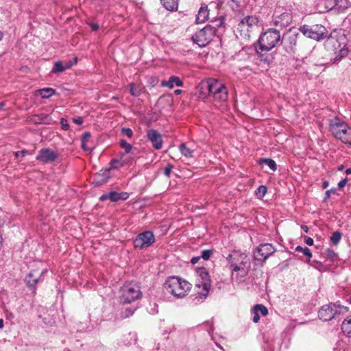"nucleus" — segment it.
<instances>
[{"mask_svg":"<svg viewBox=\"0 0 351 351\" xmlns=\"http://www.w3.org/2000/svg\"><path fill=\"white\" fill-rule=\"evenodd\" d=\"M197 89L201 99L209 98L217 101H224L228 98L226 86L215 79L202 82Z\"/></svg>","mask_w":351,"mask_h":351,"instance_id":"obj_1","label":"nucleus"},{"mask_svg":"<svg viewBox=\"0 0 351 351\" xmlns=\"http://www.w3.org/2000/svg\"><path fill=\"white\" fill-rule=\"evenodd\" d=\"M324 43L325 49L337 55L339 59L346 56L348 53L346 38L341 29H334L326 36Z\"/></svg>","mask_w":351,"mask_h":351,"instance_id":"obj_2","label":"nucleus"},{"mask_svg":"<svg viewBox=\"0 0 351 351\" xmlns=\"http://www.w3.org/2000/svg\"><path fill=\"white\" fill-rule=\"evenodd\" d=\"M329 129L332 134L345 144L351 145V128L338 117L330 120Z\"/></svg>","mask_w":351,"mask_h":351,"instance_id":"obj_3","label":"nucleus"},{"mask_svg":"<svg viewBox=\"0 0 351 351\" xmlns=\"http://www.w3.org/2000/svg\"><path fill=\"white\" fill-rule=\"evenodd\" d=\"M164 287L168 293L178 298H182L190 290L191 284L178 276H171L166 280Z\"/></svg>","mask_w":351,"mask_h":351,"instance_id":"obj_4","label":"nucleus"},{"mask_svg":"<svg viewBox=\"0 0 351 351\" xmlns=\"http://www.w3.org/2000/svg\"><path fill=\"white\" fill-rule=\"evenodd\" d=\"M281 43V35L278 30L270 28L261 34L258 38L259 49L269 51Z\"/></svg>","mask_w":351,"mask_h":351,"instance_id":"obj_5","label":"nucleus"},{"mask_svg":"<svg viewBox=\"0 0 351 351\" xmlns=\"http://www.w3.org/2000/svg\"><path fill=\"white\" fill-rule=\"evenodd\" d=\"M348 311V308L337 302H330L323 305L318 311L319 318L324 322H328L341 314Z\"/></svg>","mask_w":351,"mask_h":351,"instance_id":"obj_6","label":"nucleus"},{"mask_svg":"<svg viewBox=\"0 0 351 351\" xmlns=\"http://www.w3.org/2000/svg\"><path fill=\"white\" fill-rule=\"evenodd\" d=\"M195 272L197 276L196 287L202 288L200 291H198V295L201 298H206L211 287L210 274L204 267H197Z\"/></svg>","mask_w":351,"mask_h":351,"instance_id":"obj_7","label":"nucleus"},{"mask_svg":"<svg viewBox=\"0 0 351 351\" xmlns=\"http://www.w3.org/2000/svg\"><path fill=\"white\" fill-rule=\"evenodd\" d=\"M120 302L130 304L142 297L140 287L136 283H128L121 288Z\"/></svg>","mask_w":351,"mask_h":351,"instance_id":"obj_8","label":"nucleus"},{"mask_svg":"<svg viewBox=\"0 0 351 351\" xmlns=\"http://www.w3.org/2000/svg\"><path fill=\"white\" fill-rule=\"evenodd\" d=\"M299 31L304 36L316 41L325 39L328 34L326 28L324 25L318 24L312 26L304 25L300 27Z\"/></svg>","mask_w":351,"mask_h":351,"instance_id":"obj_9","label":"nucleus"},{"mask_svg":"<svg viewBox=\"0 0 351 351\" xmlns=\"http://www.w3.org/2000/svg\"><path fill=\"white\" fill-rule=\"evenodd\" d=\"M242 258L243 257V254H239V253L236 251H234L232 254H230L226 258L228 263L230 264V266L232 269V272H241V276L244 277L247 275L248 272L247 267L245 266L246 262H244L241 260L239 263V258L237 257ZM245 258V256H244Z\"/></svg>","mask_w":351,"mask_h":351,"instance_id":"obj_10","label":"nucleus"},{"mask_svg":"<svg viewBox=\"0 0 351 351\" xmlns=\"http://www.w3.org/2000/svg\"><path fill=\"white\" fill-rule=\"evenodd\" d=\"M216 36L213 30L205 26L204 28L197 32L193 36V41L200 47H206L213 40V37Z\"/></svg>","mask_w":351,"mask_h":351,"instance_id":"obj_11","label":"nucleus"},{"mask_svg":"<svg viewBox=\"0 0 351 351\" xmlns=\"http://www.w3.org/2000/svg\"><path fill=\"white\" fill-rule=\"evenodd\" d=\"M299 36L300 34L297 29H289L281 37V45L287 52L291 53L295 51Z\"/></svg>","mask_w":351,"mask_h":351,"instance_id":"obj_12","label":"nucleus"},{"mask_svg":"<svg viewBox=\"0 0 351 351\" xmlns=\"http://www.w3.org/2000/svg\"><path fill=\"white\" fill-rule=\"evenodd\" d=\"M276 251L271 243H261L254 250V258L256 261L263 263L271 255Z\"/></svg>","mask_w":351,"mask_h":351,"instance_id":"obj_13","label":"nucleus"},{"mask_svg":"<svg viewBox=\"0 0 351 351\" xmlns=\"http://www.w3.org/2000/svg\"><path fill=\"white\" fill-rule=\"evenodd\" d=\"M154 242L155 237L153 232L147 230L136 236L134 241V246L136 249L143 250L150 247Z\"/></svg>","mask_w":351,"mask_h":351,"instance_id":"obj_14","label":"nucleus"},{"mask_svg":"<svg viewBox=\"0 0 351 351\" xmlns=\"http://www.w3.org/2000/svg\"><path fill=\"white\" fill-rule=\"evenodd\" d=\"M45 271L43 270L40 271L39 270H33L31 271L25 277V282L27 285V287L32 290L34 293L36 291V285L43 280L41 278L43 274H44Z\"/></svg>","mask_w":351,"mask_h":351,"instance_id":"obj_15","label":"nucleus"},{"mask_svg":"<svg viewBox=\"0 0 351 351\" xmlns=\"http://www.w3.org/2000/svg\"><path fill=\"white\" fill-rule=\"evenodd\" d=\"M58 157V154L49 148H43L39 151L36 156V160L43 162H51L55 161Z\"/></svg>","mask_w":351,"mask_h":351,"instance_id":"obj_16","label":"nucleus"},{"mask_svg":"<svg viewBox=\"0 0 351 351\" xmlns=\"http://www.w3.org/2000/svg\"><path fill=\"white\" fill-rule=\"evenodd\" d=\"M147 138L151 142L154 149H162L163 143L162 136L157 130L154 129L148 130L147 132Z\"/></svg>","mask_w":351,"mask_h":351,"instance_id":"obj_17","label":"nucleus"},{"mask_svg":"<svg viewBox=\"0 0 351 351\" xmlns=\"http://www.w3.org/2000/svg\"><path fill=\"white\" fill-rule=\"evenodd\" d=\"M225 17L221 16L215 20L211 21L210 24L207 25L208 27H210L216 36H219L225 29Z\"/></svg>","mask_w":351,"mask_h":351,"instance_id":"obj_18","label":"nucleus"},{"mask_svg":"<svg viewBox=\"0 0 351 351\" xmlns=\"http://www.w3.org/2000/svg\"><path fill=\"white\" fill-rule=\"evenodd\" d=\"M258 23V19L255 15L247 16L244 17L239 23V27L243 29L245 28L248 30V28L257 25Z\"/></svg>","mask_w":351,"mask_h":351,"instance_id":"obj_19","label":"nucleus"},{"mask_svg":"<svg viewBox=\"0 0 351 351\" xmlns=\"http://www.w3.org/2000/svg\"><path fill=\"white\" fill-rule=\"evenodd\" d=\"M174 85L177 86H182L183 82L179 77L172 75L171 76L168 80H163L161 82L162 86H166L169 88L171 89L173 88Z\"/></svg>","mask_w":351,"mask_h":351,"instance_id":"obj_20","label":"nucleus"},{"mask_svg":"<svg viewBox=\"0 0 351 351\" xmlns=\"http://www.w3.org/2000/svg\"><path fill=\"white\" fill-rule=\"evenodd\" d=\"M256 51L257 56H258L261 61H262L263 62H264L267 64H269L270 63H271L273 62V60H274L273 56L270 53H267V51H261L259 49V48L258 49L256 48Z\"/></svg>","mask_w":351,"mask_h":351,"instance_id":"obj_21","label":"nucleus"},{"mask_svg":"<svg viewBox=\"0 0 351 351\" xmlns=\"http://www.w3.org/2000/svg\"><path fill=\"white\" fill-rule=\"evenodd\" d=\"M208 17V10L207 7H201L196 16V23H204Z\"/></svg>","mask_w":351,"mask_h":351,"instance_id":"obj_22","label":"nucleus"},{"mask_svg":"<svg viewBox=\"0 0 351 351\" xmlns=\"http://www.w3.org/2000/svg\"><path fill=\"white\" fill-rule=\"evenodd\" d=\"M341 330L345 335L351 337V316L344 319L341 324Z\"/></svg>","mask_w":351,"mask_h":351,"instance_id":"obj_23","label":"nucleus"},{"mask_svg":"<svg viewBox=\"0 0 351 351\" xmlns=\"http://www.w3.org/2000/svg\"><path fill=\"white\" fill-rule=\"evenodd\" d=\"M110 177V170L106 169L102 173H99L95 177V182L97 185H101L106 183Z\"/></svg>","mask_w":351,"mask_h":351,"instance_id":"obj_24","label":"nucleus"},{"mask_svg":"<svg viewBox=\"0 0 351 351\" xmlns=\"http://www.w3.org/2000/svg\"><path fill=\"white\" fill-rule=\"evenodd\" d=\"M160 1L167 10L173 11L178 8V0H160Z\"/></svg>","mask_w":351,"mask_h":351,"instance_id":"obj_25","label":"nucleus"},{"mask_svg":"<svg viewBox=\"0 0 351 351\" xmlns=\"http://www.w3.org/2000/svg\"><path fill=\"white\" fill-rule=\"evenodd\" d=\"M100 197H128V193L111 190L109 193L101 195Z\"/></svg>","mask_w":351,"mask_h":351,"instance_id":"obj_26","label":"nucleus"},{"mask_svg":"<svg viewBox=\"0 0 351 351\" xmlns=\"http://www.w3.org/2000/svg\"><path fill=\"white\" fill-rule=\"evenodd\" d=\"M259 165L263 167V165H267L269 167V169L272 171H276L277 169V165L276 162L271 158H261L259 160Z\"/></svg>","mask_w":351,"mask_h":351,"instance_id":"obj_27","label":"nucleus"},{"mask_svg":"<svg viewBox=\"0 0 351 351\" xmlns=\"http://www.w3.org/2000/svg\"><path fill=\"white\" fill-rule=\"evenodd\" d=\"M36 123H45V124H49L51 121V118L49 114H40L35 116Z\"/></svg>","mask_w":351,"mask_h":351,"instance_id":"obj_28","label":"nucleus"},{"mask_svg":"<svg viewBox=\"0 0 351 351\" xmlns=\"http://www.w3.org/2000/svg\"><path fill=\"white\" fill-rule=\"evenodd\" d=\"M38 91L42 98H49L55 94V90L51 88H42Z\"/></svg>","mask_w":351,"mask_h":351,"instance_id":"obj_29","label":"nucleus"},{"mask_svg":"<svg viewBox=\"0 0 351 351\" xmlns=\"http://www.w3.org/2000/svg\"><path fill=\"white\" fill-rule=\"evenodd\" d=\"M180 151L183 156L187 158L193 157V150L187 147L184 143L180 145Z\"/></svg>","mask_w":351,"mask_h":351,"instance_id":"obj_30","label":"nucleus"},{"mask_svg":"<svg viewBox=\"0 0 351 351\" xmlns=\"http://www.w3.org/2000/svg\"><path fill=\"white\" fill-rule=\"evenodd\" d=\"M130 93L134 97H138L141 93V89L139 86L136 85L134 83L129 84Z\"/></svg>","mask_w":351,"mask_h":351,"instance_id":"obj_31","label":"nucleus"},{"mask_svg":"<svg viewBox=\"0 0 351 351\" xmlns=\"http://www.w3.org/2000/svg\"><path fill=\"white\" fill-rule=\"evenodd\" d=\"M295 251H296V252H302L304 256H307V257H308V261H307V262H308V263H309L310 259H311V258L312 257V253H311V250H310L308 247H302V246L298 245V246H297V247H295Z\"/></svg>","mask_w":351,"mask_h":351,"instance_id":"obj_32","label":"nucleus"},{"mask_svg":"<svg viewBox=\"0 0 351 351\" xmlns=\"http://www.w3.org/2000/svg\"><path fill=\"white\" fill-rule=\"evenodd\" d=\"M119 145L120 147L124 149L125 150V152L123 154V156L129 154L132 149V145L128 143L125 139H121Z\"/></svg>","mask_w":351,"mask_h":351,"instance_id":"obj_33","label":"nucleus"},{"mask_svg":"<svg viewBox=\"0 0 351 351\" xmlns=\"http://www.w3.org/2000/svg\"><path fill=\"white\" fill-rule=\"evenodd\" d=\"M253 311L261 313L263 316H266L268 314L267 307L262 304H256L253 308Z\"/></svg>","mask_w":351,"mask_h":351,"instance_id":"obj_34","label":"nucleus"},{"mask_svg":"<svg viewBox=\"0 0 351 351\" xmlns=\"http://www.w3.org/2000/svg\"><path fill=\"white\" fill-rule=\"evenodd\" d=\"M135 310V308H132L131 307H128L124 310H122L120 315L122 319L128 318L129 317L132 316L134 314Z\"/></svg>","mask_w":351,"mask_h":351,"instance_id":"obj_35","label":"nucleus"},{"mask_svg":"<svg viewBox=\"0 0 351 351\" xmlns=\"http://www.w3.org/2000/svg\"><path fill=\"white\" fill-rule=\"evenodd\" d=\"M341 236H342V234L339 231H336V232H333L330 237L331 243L334 245H337L339 243V241L341 239Z\"/></svg>","mask_w":351,"mask_h":351,"instance_id":"obj_36","label":"nucleus"},{"mask_svg":"<svg viewBox=\"0 0 351 351\" xmlns=\"http://www.w3.org/2000/svg\"><path fill=\"white\" fill-rule=\"evenodd\" d=\"M65 71L63 62L57 61L54 64V68L52 70L53 73H60Z\"/></svg>","mask_w":351,"mask_h":351,"instance_id":"obj_37","label":"nucleus"},{"mask_svg":"<svg viewBox=\"0 0 351 351\" xmlns=\"http://www.w3.org/2000/svg\"><path fill=\"white\" fill-rule=\"evenodd\" d=\"M267 191V189L264 185L259 186L257 189L254 191V194L257 197H263L265 195Z\"/></svg>","mask_w":351,"mask_h":351,"instance_id":"obj_38","label":"nucleus"},{"mask_svg":"<svg viewBox=\"0 0 351 351\" xmlns=\"http://www.w3.org/2000/svg\"><path fill=\"white\" fill-rule=\"evenodd\" d=\"M335 7L340 10H344L348 8V0H335Z\"/></svg>","mask_w":351,"mask_h":351,"instance_id":"obj_39","label":"nucleus"},{"mask_svg":"<svg viewBox=\"0 0 351 351\" xmlns=\"http://www.w3.org/2000/svg\"><path fill=\"white\" fill-rule=\"evenodd\" d=\"M128 337L130 338V339L128 340V339L127 338L126 340H125V341H128L126 343L127 345H132L136 343L137 341V335L135 332H129L128 334Z\"/></svg>","mask_w":351,"mask_h":351,"instance_id":"obj_40","label":"nucleus"},{"mask_svg":"<svg viewBox=\"0 0 351 351\" xmlns=\"http://www.w3.org/2000/svg\"><path fill=\"white\" fill-rule=\"evenodd\" d=\"M214 250H204L202 251V255L200 256L204 260L207 261L210 258V256L213 254Z\"/></svg>","mask_w":351,"mask_h":351,"instance_id":"obj_41","label":"nucleus"},{"mask_svg":"<svg viewBox=\"0 0 351 351\" xmlns=\"http://www.w3.org/2000/svg\"><path fill=\"white\" fill-rule=\"evenodd\" d=\"M121 133L125 136H127L128 138H132L133 136V132L132 130L129 128H123L121 129Z\"/></svg>","mask_w":351,"mask_h":351,"instance_id":"obj_42","label":"nucleus"},{"mask_svg":"<svg viewBox=\"0 0 351 351\" xmlns=\"http://www.w3.org/2000/svg\"><path fill=\"white\" fill-rule=\"evenodd\" d=\"M77 58H75L73 61L69 60L63 63L65 70L71 68L74 64L77 63Z\"/></svg>","mask_w":351,"mask_h":351,"instance_id":"obj_43","label":"nucleus"},{"mask_svg":"<svg viewBox=\"0 0 351 351\" xmlns=\"http://www.w3.org/2000/svg\"><path fill=\"white\" fill-rule=\"evenodd\" d=\"M173 169V166L172 165L168 164L164 169V174L167 177L169 178Z\"/></svg>","mask_w":351,"mask_h":351,"instance_id":"obj_44","label":"nucleus"},{"mask_svg":"<svg viewBox=\"0 0 351 351\" xmlns=\"http://www.w3.org/2000/svg\"><path fill=\"white\" fill-rule=\"evenodd\" d=\"M325 253L326 256L331 259H333L335 257H336L337 254L336 253L331 249L327 248L325 251Z\"/></svg>","mask_w":351,"mask_h":351,"instance_id":"obj_45","label":"nucleus"},{"mask_svg":"<svg viewBox=\"0 0 351 351\" xmlns=\"http://www.w3.org/2000/svg\"><path fill=\"white\" fill-rule=\"evenodd\" d=\"M326 8L328 9H332L333 8H335V0H326Z\"/></svg>","mask_w":351,"mask_h":351,"instance_id":"obj_46","label":"nucleus"},{"mask_svg":"<svg viewBox=\"0 0 351 351\" xmlns=\"http://www.w3.org/2000/svg\"><path fill=\"white\" fill-rule=\"evenodd\" d=\"M61 124H62V128L64 130H67L69 128V125L66 123V121L64 119H61Z\"/></svg>","mask_w":351,"mask_h":351,"instance_id":"obj_47","label":"nucleus"},{"mask_svg":"<svg viewBox=\"0 0 351 351\" xmlns=\"http://www.w3.org/2000/svg\"><path fill=\"white\" fill-rule=\"evenodd\" d=\"M91 136V134L89 132H85L83 135H82V140L81 141H86V142H88L89 138H90Z\"/></svg>","mask_w":351,"mask_h":351,"instance_id":"obj_48","label":"nucleus"},{"mask_svg":"<svg viewBox=\"0 0 351 351\" xmlns=\"http://www.w3.org/2000/svg\"><path fill=\"white\" fill-rule=\"evenodd\" d=\"M304 242L306 245L311 246L313 245L314 241L311 237H304Z\"/></svg>","mask_w":351,"mask_h":351,"instance_id":"obj_49","label":"nucleus"},{"mask_svg":"<svg viewBox=\"0 0 351 351\" xmlns=\"http://www.w3.org/2000/svg\"><path fill=\"white\" fill-rule=\"evenodd\" d=\"M27 153V151L25 150V149H23V150H21V151H19V152H15V156L16 158H19L20 156L21 157H23L25 156V154Z\"/></svg>","mask_w":351,"mask_h":351,"instance_id":"obj_50","label":"nucleus"},{"mask_svg":"<svg viewBox=\"0 0 351 351\" xmlns=\"http://www.w3.org/2000/svg\"><path fill=\"white\" fill-rule=\"evenodd\" d=\"M253 313H254V316L252 317V321L254 323H257L260 320V316H259L258 313L257 311H253Z\"/></svg>","mask_w":351,"mask_h":351,"instance_id":"obj_51","label":"nucleus"},{"mask_svg":"<svg viewBox=\"0 0 351 351\" xmlns=\"http://www.w3.org/2000/svg\"><path fill=\"white\" fill-rule=\"evenodd\" d=\"M347 181H348V178H346L341 180V181H339V183H338V187L339 189H341V188L344 187L345 185L347 183Z\"/></svg>","mask_w":351,"mask_h":351,"instance_id":"obj_52","label":"nucleus"},{"mask_svg":"<svg viewBox=\"0 0 351 351\" xmlns=\"http://www.w3.org/2000/svg\"><path fill=\"white\" fill-rule=\"evenodd\" d=\"M72 120L78 125H81L83 123V119L82 117L73 118Z\"/></svg>","mask_w":351,"mask_h":351,"instance_id":"obj_53","label":"nucleus"},{"mask_svg":"<svg viewBox=\"0 0 351 351\" xmlns=\"http://www.w3.org/2000/svg\"><path fill=\"white\" fill-rule=\"evenodd\" d=\"M283 19L286 20V23H289V21L291 19V16L288 13H283L282 15Z\"/></svg>","mask_w":351,"mask_h":351,"instance_id":"obj_54","label":"nucleus"},{"mask_svg":"<svg viewBox=\"0 0 351 351\" xmlns=\"http://www.w3.org/2000/svg\"><path fill=\"white\" fill-rule=\"evenodd\" d=\"M200 258H201L200 256H194V257H193V258H191V263L192 264H193V265H194V264H196V263H198V261H199V259H200Z\"/></svg>","mask_w":351,"mask_h":351,"instance_id":"obj_55","label":"nucleus"},{"mask_svg":"<svg viewBox=\"0 0 351 351\" xmlns=\"http://www.w3.org/2000/svg\"><path fill=\"white\" fill-rule=\"evenodd\" d=\"M89 26L92 28L93 31H97L99 28V25L93 23H89Z\"/></svg>","mask_w":351,"mask_h":351,"instance_id":"obj_56","label":"nucleus"},{"mask_svg":"<svg viewBox=\"0 0 351 351\" xmlns=\"http://www.w3.org/2000/svg\"><path fill=\"white\" fill-rule=\"evenodd\" d=\"M82 141V148L84 149V150H88V147H87L86 145V141Z\"/></svg>","mask_w":351,"mask_h":351,"instance_id":"obj_57","label":"nucleus"},{"mask_svg":"<svg viewBox=\"0 0 351 351\" xmlns=\"http://www.w3.org/2000/svg\"><path fill=\"white\" fill-rule=\"evenodd\" d=\"M301 228L306 233L308 232V228L306 225H302Z\"/></svg>","mask_w":351,"mask_h":351,"instance_id":"obj_58","label":"nucleus"},{"mask_svg":"<svg viewBox=\"0 0 351 351\" xmlns=\"http://www.w3.org/2000/svg\"><path fill=\"white\" fill-rule=\"evenodd\" d=\"M328 182L325 181L323 182V188L324 189H326L328 187Z\"/></svg>","mask_w":351,"mask_h":351,"instance_id":"obj_59","label":"nucleus"},{"mask_svg":"<svg viewBox=\"0 0 351 351\" xmlns=\"http://www.w3.org/2000/svg\"><path fill=\"white\" fill-rule=\"evenodd\" d=\"M331 191H326L325 193L326 197H329Z\"/></svg>","mask_w":351,"mask_h":351,"instance_id":"obj_60","label":"nucleus"},{"mask_svg":"<svg viewBox=\"0 0 351 351\" xmlns=\"http://www.w3.org/2000/svg\"><path fill=\"white\" fill-rule=\"evenodd\" d=\"M346 174L349 175L351 174V168H348L346 170Z\"/></svg>","mask_w":351,"mask_h":351,"instance_id":"obj_61","label":"nucleus"},{"mask_svg":"<svg viewBox=\"0 0 351 351\" xmlns=\"http://www.w3.org/2000/svg\"><path fill=\"white\" fill-rule=\"evenodd\" d=\"M330 191H331L330 193H332V194H334V195H338V194L337 193V190H336L335 189H330Z\"/></svg>","mask_w":351,"mask_h":351,"instance_id":"obj_62","label":"nucleus"},{"mask_svg":"<svg viewBox=\"0 0 351 351\" xmlns=\"http://www.w3.org/2000/svg\"><path fill=\"white\" fill-rule=\"evenodd\" d=\"M181 93H182V90H181V89H176V90H175V94H176V95H179V94H180Z\"/></svg>","mask_w":351,"mask_h":351,"instance_id":"obj_63","label":"nucleus"},{"mask_svg":"<svg viewBox=\"0 0 351 351\" xmlns=\"http://www.w3.org/2000/svg\"><path fill=\"white\" fill-rule=\"evenodd\" d=\"M344 167L343 165H339L338 167H337V170L338 171H342Z\"/></svg>","mask_w":351,"mask_h":351,"instance_id":"obj_64","label":"nucleus"}]
</instances>
